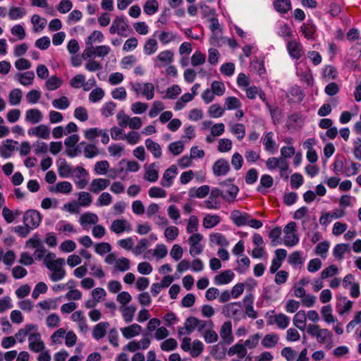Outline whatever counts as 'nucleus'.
Listing matches in <instances>:
<instances>
[{
	"label": "nucleus",
	"instance_id": "nucleus-28",
	"mask_svg": "<svg viewBox=\"0 0 361 361\" xmlns=\"http://www.w3.org/2000/svg\"><path fill=\"white\" fill-rule=\"evenodd\" d=\"M300 31L306 39H314V35L316 32V27L312 23H304L300 27Z\"/></svg>",
	"mask_w": 361,
	"mask_h": 361
},
{
	"label": "nucleus",
	"instance_id": "nucleus-1",
	"mask_svg": "<svg viewBox=\"0 0 361 361\" xmlns=\"http://www.w3.org/2000/svg\"><path fill=\"white\" fill-rule=\"evenodd\" d=\"M42 216L40 213L35 209L26 211L23 215V223L25 226L30 229L36 228L41 222Z\"/></svg>",
	"mask_w": 361,
	"mask_h": 361
},
{
	"label": "nucleus",
	"instance_id": "nucleus-62",
	"mask_svg": "<svg viewBox=\"0 0 361 361\" xmlns=\"http://www.w3.org/2000/svg\"><path fill=\"white\" fill-rule=\"evenodd\" d=\"M184 146L181 141L173 142L169 146V151L173 155H178L183 151Z\"/></svg>",
	"mask_w": 361,
	"mask_h": 361
},
{
	"label": "nucleus",
	"instance_id": "nucleus-4",
	"mask_svg": "<svg viewBox=\"0 0 361 361\" xmlns=\"http://www.w3.org/2000/svg\"><path fill=\"white\" fill-rule=\"evenodd\" d=\"M212 171L216 176H225L230 171L228 161L224 159H219L213 164Z\"/></svg>",
	"mask_w": 361,
	"mask_h": 361
},
{
	"label": "nucleus",
	"instance_id": "nucleus-8",
	"mask_svg": "<svg viewBox=\"0 0 361 361\" xmlns=\"http://www.w3.org/2000/svg\"><path fill=\"white\" fill-rule=\"evenodd\" d=\"M220 336L226 344H230L233 341L232 335V324L231 322H226L223 324L220 330Z\"/></svg>",
	"mask_w": 361,
	"mask_h": 361
},
{
	"label": "nucleus",
	"instance_id": "nucleus-24",
	"mask_svg": "<svg viewBox=\"0 0 361 361\" xmlns=\"http://www.w3.org/2000/svg\"><path fill=\"white\" fill-rule=\"evenodd\" d=\"M58 172L60 177L61 178H67L70 176L71 173L72 172V169L71 166L68 164L66 159H59Z\"/></svg>",
	"mask_w": 361,
	"mask_h": 361
},
{
	"label": "nucleus",
	"instance_id": "nucleus-6",
	"mask_svg": "<svg viewBox=\"0 0 361 361\" xmlns=\"http://www.w3.org/2000/svg\"><path fill=\"white\" fill-rule=\"evenodd\" d=\"M29 348L35 353H39L44 350V344L41 341L40 334L39 333H32L29 336Z\"/></svg>",
	"mask_w": 361,
	"mask_h": 361
},
{
	"label": "nucleus",
	"instance_id": "nucleus-46",
	"mask_svg": "<svg viewBox=\"0 0 361 361\" xmlns=\"http://www.w3.org/2000/svg\"><path fill=\"white\" fill-rule=\"evenodd\" d=\"M321 314L327 323L334 322L335 319L332 315V308L331 305H325L322 308Z\"/></svg>",
	"mask_w": 361,
	"mask_h": 361
},
{
	"label": "nucleus",
	"instance_id": "nucleus-7",
	"mask_svg": "<svg viewBox=\"0 0 361 361\" xmlns=\"http://www.w3.org/2000/svg\"><path fill=\"white\" fill-rule=\"evenodd\" d=\"M177 173V168L175 165L170 166L164 171L161 185L166 188L170 187L173 184V179L176 177Z\"/></svg>",
	"mask_w": 361,
	"mask_h": 361
},
{
	"label": "nucleus",
	"instance_id": "nucleus-55",
	"mask_svg": "<svg viewBox=\"0 0 361 361\" xmlns=\"http://www.w3.org/2000/svg\"><path fill=\"white\" fill-rule=\"evenodd\" d=\"M206 56L200 51H195L191 57V63L193 66H197L205 62Z\"/></svg>",
	"mask_w": 361,
	"mask_h": 361
},
{
	"label": "nucleus",
	"instance_id": "nucleus-18",
	"mask_svg": "<svg viewBox=\"0 0 361 361\" xmlns=\"http://www.w3.org/2000/svg\"><path fill=\"white\" fill-rule=\"evenodd\" d=\"M72 190V185L70 182L62 181L56 184V187L51 186L49 191L52 192H61L63 194H68Z\"/></svg>",
	"mask_w": 361,
	"mask_h": 361
},
{
	"label": "nucleus",
	"instance_id": "nucleus-60",
	"mask_svg": "<svg viewBox=\"0 0 361 361\" xmlns=\"http://www.w3.org/2000/svg\"><path fill=\"white\" fill-rule=\"evenodd\" d=\"M203 349L202 343L199 340H195L190 352L191 356L193 357L199 356L203 351Z\"/></svg>",
	"mask_w": 361,
	"mask_h": 361
},
{
	"label": "nucleus",
	"instance_id": "nucleus-48",
	"mask_svg": "<svg viewBox=\"0 0 361 361\" xmlns=\"http://www.w3.org/2000/svg\"><path fill=\"white\" fill-rule=\"evenodd\" d=\"M104 39V35L102 32L98 30H94L91 35L88 37L86 41V45H91L96 41L102 42Z\"/></svg>",
	"mask_w": 361,
	"mask_h": 361
},
{
	"label": "nucleus",
	"instance_id": "nucleus-50",
	"mask_svg": "<svg viewBox=\"0 0 361 361\" xmlns=\"http://www.w3.org/2000/svg\"><path fill=\"white\" fill-rule=\"evenodd\" d=\"M104 96V90L100 88L97 87L94 89L89 95V99L92 102H97L99 100H101Z\"/></svg>",
	"mask_w": 361,
	"mask_h": 361
},
{
	"label": "nucleus",
	"instance_id": "nucleus-42",
	"mask_svg": "<svg viewBox=\"0 0 361 361\" xmlns=\"http://www.w3.org/2000/svg\"><path fill=\"white\" fill-rule=\"evenodd\" d=\"M348 245L345 243L337 244L334 248V255L338 259L343 258L344 253L348 250Z\"/></svg>",
	"mask_w": 361,
	"mask_h": 361
},
{
	"label": "nucleus",
	"instance_id": "nucleus-31",
	"mask_svg": "<svg viewBox=\"0 0 361 361\" xmlns=\"http://www.w3.org/2000/svg\"><path fill=\"white\" fill-rule=\"evenodd\" d=\"M209 20L211 23L209 29L212 32V36L211 37L210 42L211 44H214L218 42V36L217 34L215 33V31L220 29V25L219 20L216 18H211Z\"/></svg>",
	"mask_w": 361,
	"mask_h": 361
},
{
	"label": "nucleus",
	"instance_id": "nucleus-45",
	"mask_svg": "<svg viewBox=\"0 0 361 361\" xmlns=\"http://www.w3.org/2000/svg\"><path fill=\"white\" fill-rule=\"evenodd\" d=\"M20 76V82L23 85H31L33 82L35 74L33 71H27L22 74H18Z\"/></svg>",
	"mask_w": 361,
	"mask_h": 361
},
{
	"label": "nucleus",
	"instance_id": "nucleus-40",
	"mask_svg": "<svg viewBox=\"0 0 361 361\" xmlns=\"http://www.w3.org/2000/svg\"><path fill=\"white\" fill-rule=\"evenodd\" d=\"M9 103L11 105L18 104L22 99V91L20 89H14L9 94Z\"/></svg>",
	"mask_w": 361,
	"mask_h": 361
},
{
	"label": "nucleus",
	"instance_id": "nucleus-10",
	"mask_svg": "<svg viewBox=\"0 0 361 361\" xmlns=\"http://www.w3.org/2000/svg\"><path fill=\"white\" fill-rule=\"evenodd\" d=\"M110 184V181L105 178H96L94 179L90 186V190L93 193H98L99 192L106 189Z\"/></svg>",
	"mask_w": 361,
	"mask_h": 361
},
{
	"label": "nucleus",
	"instance_id": "nucleus-39",
	"mask_svg": "<svg viewBox=\"0 0 361 361\" xmlns=\"http://www.w3.org/2000/svg\"><path fill=\"white\" fill-rule=\"evenodd\" d=\"M61 84L62 80L56 76H51L47 80L46 87L47 90L53 91L58 89Z\"/></svg>",
	"mask_w": 361,
	"mask_h": 361
},
{
	"label": "nucleus",
	"instance_id": "nucleus-15",
	"mask_svg": "<svg viewBox=\"0 0 361 361\" xmlns=\"http://www.w3.org/2000/svg\"><path fill=\"white\" fill-rule=\"evenodd\" d=\"M234 276V274L230 270H226L214 277V282L217 285L227 284L230 283Z\"/></svg>",
	"mask_w": 361,
	"mask_h": 361
},
{
	"label": "nucleus",
	"instance_id": "nucleus-33",
	"mask_svg": "<svg viewBox=\"0 0 361 361\" xmlns=\"http://www.w3.org/2000/svg\"><path fill=\"white\" fill-rule=\"evenodd\" d=\"M158 8L159 4L156 0H148L143 6L144 12L149 16L154 14Z\"/></svg>",
	"mask_w": 361,
	"mask_h": 361
},
{
	"label": "nucleus",
	"instance_id": "nucleus-3",
	"mask_svg": "<svg viewBox=\"0 0 361 361\" xmlns=\"http://www.w3.org/2000/svg\"><path fill=\"white\" fill-rule=\"evenodd\" d=\"M287 50L290 56L296 60L300 59L304 53L302 44L297 40L288 41Z\"/></svg>",
	"mask_w": 361,
	"mask_h": 361
},
{
	"label": "nucleus",
	"instance_id": "nucleus-57",
	"mask_svg": "<svg viewBox=\"0 0 361 361\" xmlns=\"http://www.w3.org/2000/svg\"><path fill=\"white\" fill-rule=\"evenodd\" d=\"M74 116L79 121L84 122L88 119V114L83 106H78L74 111Z\"/></svg>",
	"mask_w": 361,
	"mask_h": 361
},
{
	"label": "nucleus",
	"instance_id": "nucleus-2",
	"mask_svg": "<svg viewBox=\"0 0 361 361\" xmlns=\"http://www.w3.org/2000/svg\"><path fill=\"white\" fill-rule=\"evenodd\" d=\"M242 305L240 302H235L224 305L222 313L226 317H233L235 319H239L242 314Z\"/></svg>",
	"mask_w": 361,
	"mask_h": 361
},
{
	"label": "nucleus",
	"instance_id": "nucleus-44",
	"mask_svg": "<svg viewBox=\"0 0 361 361\" xmlns=\"http://www.w3.org/2000/svg\"><path fill=\"white\" fill-rule=\"evenodd\" d=\"M273 178L270 175L264 174L261 177L260 185L257 187V191L262 192V188H269L273 185Z\"/></svg>",
	"mask_w": 361,
	"mask_h": 361
},
{
	"label": "nucleus",
	"instance_id": "nucleus-59",
	"mask_svg": "<svg viewBox=\"0 0 361 361\" xmlns=\"http://www.w3.org/2000/svg\"><path fill=\"white\" fill-rule=\"evenodd\" d=\"M37 137L47 140L49 138L50 130L47 126L39 125L36 127Z\"/></svg>",
	"mask_w": 361,
	"mask_h": 361
},
{
	"label": "nucleus",
	"instance_id": "nucleus-37",
	"mask_svg": "<svg viewBox=\"0 0 361 361\" xmlns=\"http://www.w3.org/2000/svg\"><path fill=\"white\" fill-rule=\"evenodd\" d=\"M274 133L272 132L267 133L263 140V145L267 151H272L276 147V142L273 140Z\"/></svg>",
	"mask_w": 361,
	"mask_h": 361
},
{
	"label": "nucleus",
	"instance_id": "nucleus-14",
	"mask_svg": "<svg viewBox=\"0 0 361 361\" xmlns=\"http://www.w3.org/2000/svg\"><path fill=\"white\" fill-rule=\"evenodd\" d=\"M109 326V324L107 322H102L98 323L93 329L92 336L96 340L102 338L105 336L106 329Z\"/></svg>",
	"mask_w": 361,
	"mask_h": 361
},
{
	"label": "nucleus",
	"instance_id": "nucleus-25",
	"mask_svg": "<svg viewBox=\"0 0 361 361\" xmlns=\"http://www.w3.org/2000/svg\"><path fill=\"white\" fill-rule=\"evenodd\" d=\"M228 354L229 356L237 354L239 358H243L247 354V350L245 345L237 343L229 348Z\"/></svg>",
	"mask_w": 361,
	"mask_h": 361
},
{
	"label": "nucleus",
	"instance_id": "nucleus-36",
	"mask_svg": "<svg viewBox=\"0 0 361 361\" xmlns=\"http://www.w3.org/2000/svg\"><path fill=\"white\" fill-rule=\"evenodd\" d=\"M157 60L164 64L171 63L173 59V54L170 50H165L159 54Z\"/></svg>",
	"mask_w": 361,
	"mask_h": 361
},
{
	"label": "nucleus",
	"instance_id": "nucleus-29",
	"mask_svg": "<svg viewBox=\"0 0 361 361\" xmlns=\"http://www.w3.org/2000/svg\"><path fill=\"white\" fill-rule=\"evenodd\" d=\"M35 329L36 326L34 324H26L25 328L18 330L15 336L20 343H22L24 341L27 334Z\"/></svg>",
	"mask_w": 361,
	"mask_h": 361
},
{
	"label": "nucleus",
	"instance_id": "nucleus-49",
	"mask_svg": "<svg viewBox=\"0 0 361 361\" xmlns=\"http://www.w3.org/2000/svg\"><path fill=\"white\" fill-rule=\"evenodd\" d=\"M126 224H127L126 220H115L111 224V230L116 233H121L126 230Z\"/></svg>",
	"mask_w": 361,
	"mask_h": 361
},
{
	"label": "nucleus",
	"instance_id": "nucleus-20",
	"mask_svg": "<svg viewBox=\"0 0 361 361\" xmlns=\"http://www.w3.org/2000/svg\"><path fill=\"white\" fill-rule=\"evenodd\" d=\"M209 186L207 185H202L197 189L192 188L189 191V196L190 197L204 198L209 194Z\"/></svg>",
	"mask_w": 361,
	"mask_h": 361
},
{
	"label": "nucleus",
	"instance_id": "nucleus-38",
	"mask_svg": "<svg viewBox=\"0 0 361 361\" xmlns=\"http://www.w3.org/2000/svg\"><path fill=\"white\" fill-rule=\"evenodd\" d=\"M241 106L240 101L235 97H228L225 101V109L228 110L236 109Z\"/></svg>",
	"mask_w": 361,
	"mask_h": 361
},
{
	"label": "nucleus",
	"instance_id": "nucleus-21",
	"mask_svg": "<svg viewBox=\"0 0 361 361\" xmlns=\"http://www.w3.org/2000/svg\"><path fill=\"white\" fill-rule=\"evenodd\" d=\"M279 339V336L276 334H267L262 340V345L264 348H271L278 343Z\"/></svg>",
	"mask_w": 361,
	"mask_h": 361
},
{
	"label": "nucleus",
	"instance_id": "nucleus-32",
	"mask_svg": "<svg viewBox=\"0 0 361 361\" xmlns=\"http://www.w3.org/2000/svg\"><path fill=\"white\" fill-rule=\"evenodd\" d=\"M155 164H151L147 169L145 178L149 182H156L159 178L158 171L154 169Z\"/></svg>",
	"mask_w": 361,
	"mask_h": 361
},
{
	"label": "nucleus",
	"instance_id": "nucleus-19",
	"mask_svg": "<svg viewBox=\"0 0 361 361\" xmlns=\"http://www.w3.org/2000/svg\"><path fill=\"white\" fill-rule=\"evenodd\" d=\"M274 7L279 13L282 14L286 13L291 9L290 0H274Z\"/></svg>",
	"mask_w": 361,
	"mask_h": 361
},
{
	"label": "nucleus",
	"instance_id": "nucleus-64",
	"mask_svg": "<svg viewBox=\"0 0 361 361\" xmlns=\"http://www.w3.org/2000/svg\"><path fill=\"white\" fill-rule=\"evenodd\" d=\"M232 142L227 138L221 139L219 141L218 150L221 152H226L231 150Z\"/></svg>",
	"mask_w": 361,
	"mask_h": 361
},
{
	"label": "nucleus",
	"instance_id": "nucleus-5",
	"mask_svg": "<svg viewBox=\"0 0 361 361\" xmlns=\"http://www.w3.org/2000/svg\"><path fill=\"white\" fill-rule=\"evenodd\" d=\"M233 179L228 178L220 183L221 185H226L228 187V190L224 193L223 199L226 200L227 201H233L237 196V194L239 191L238 188L231 184V182Z\"/></svg>",
	"mask_w": 361,
	"mask_h": 361
},
{
	"label": "nucleus",
	"instance_id": "nucleus-9",
	"mask_svg": "<svg viewBox=\"0 0 361 361\" xmlns=\"http://www.w3.org/2000/svg\"><path fill=\"white\" fill-rule=\"evenodd\" d=\"M267 323L268 324H273L276 323L279 328L284 329L289 324V318L286 314L280 313L270 317Z\"/></svg>",
	"mask_w": 361,
	"mask_h": 361
},
{
	"label": "nucleus",
	"instance_id": "nucleus-43",
	"mask_svg": "<svg viewBox=\"0 0 361 361\" xmlns=\"http://www.w3.org/2000/svg\"><path fill=\"white\" fill-rule=\"evenodd\" d=\"M98 221V216L95 214L85 213L80 218V222L82 225L85 224H95Z\"/></svg>",
	"mask_w": 361,
	"mask_h": 361
},
{
	"label": "nucleus",
	"instance_id": "nucleus-23",
	"mask_svg": "<svg viewBox=\"0 0 361 361\" xmlns=\"http://www.w3.org/2000/svg\"><path fill=\"white\" fill-rule=\"evenodd\" d=\"M6 144L0 146V154L3 158H8L11 156V152H5V149H8L9 152H12L15 149V147L13 145L17 144V141H14L13 140L7 139L5 141Z\"/></svg>",
	"mask_w": 361,
	"mask_h": 361
},
{
	"label": "nucleus",
	"instance_id": "nucleus-56",
	"mask_svg": "<svg viewBox=\"0 0 361 361\" xmlns=\"http://www.w3.org/2000/svg\"><path fill=\"white\" fill-rule=\"evenodd\" d=\"M181 89L177 85H173L169 87L166 90V94L164 96V99H176L180 94Z\"/></svg>",
	"mask_w": 361,
	"mask_h": 361
},
{
	"label": "nucleus",
	"instance_id": "nucleus-53",
	"mask_svg": "<svg viewBox=\"0 0 361 361\" xmlns=\"http://www.w3.org/2000/svg\"><path fill=\"white\" fill-rule=\"evenodd\" d=\"M212 92L214 94L221 96L225 92V86L222 82L214 81L211 85Z\"/></svg>",
	"mask_w": 361,
	"mask_h": 361
},
{
	"label": "nucleus",
	"instance_id": "nucleus-47",
	"mask_svg": "<svg viewBox=\"0 0 361 361\" xmlns=\"http://www.w3.org/2000/svg\"><path fill=\"white\" fill-rule=\"evenodd\" d=\"M178 346V343L174 338H168L161 344V349L164 351H171L175 350Z\"/></svg>",
	"mask_w": 361,
	"mask_h": 361
},
{
	"label": "nucleus",
	"instance_id": "nucleus-41",
	"mask_svg": "<svg viewBox=\"0 0 361 361\" xmlns=\"http://www.w3.org/2000/svg\"><path fill=\"white\" fill-rule=\"evenodd\" d=\"M121 311L125 322L129 323L133 319L136 308L134 306H128L123 308Z\"/></svg>",
	"mask_w": 361,
	"mask_h": 361
},
{
	"label": "nucleus",
	"instance_id": "nucleus-34",
	"mask_svg": "<svg viewBox=\"0 0 361 361\" xmlns=\"http://www.w3.org/2000/svg\"><path fill=\"white\" fill-rule=\"evenodd\" d=\"M332 336V333L327 329H320L319 326V329L317 334V341L320 343H324L326 342L327 339H331Z\"/></svg>",
	"mask_w": 361,
	"mask_h": 361
},
{
	"label": "nucleus",
	"instance_id": "nucleus-58",
	"mask_svg": "<svg viewBox=\"0 0 361 361\" xmlns=\"http://www.w3.org/2000/svg\"><path fill=\"white\" fill-rule=\"evenodd\" d=\"M116 269L121 271H126L130 269V260L126 257H121L116 260Z\"/></svg>",
	"mask_w": 361,
	"mask_h": 361
},
{
	"label": "nucleus",
	"instance_id": "nucleus-26",
	"mask_svg": "<svg viewBox=\"0 0 361 361\" xmlns=\"http://www.w3.org/2000/svg\"><path fill=\"white\" fill-rule=\"evenodd\" d=\"M209 240L212 243L222 247H227L229 243L226 236L221 233H213L210 234Z\"/></svg>",
	"mask_w": 361,
	"mask_h": 361
},
{
	"label": "nucleus",
	"instance_id": "nucleus-51",
	"mask_svg": "<svg viewBox=\"0 0 361 361\" xmlns=\"http://www.w3.org/2000/svg\"><path fill=\"white\" fill-rule=\"evenodd\" d=\"M142 94L145 96L147 99L150 100L154 97V86L151 82L145 83L143 85V90Z\"/></svg>",
	"mask_w": 361,
	"mask_h": 361
},
{
	"label": "nucleus",
	"instance_id": "nucleus-61",
	"mask_svg": "<svg viewBox=\"0 0 361 361\" xmlns=\"http://www.w3.org/2000/svg\"><path fill=\"white\" fill-rule=\"evenodd\" d=\"M85 82V76L82 74H78L74 76L70 81V85L73 88L78 89L82 85H84Z\"/></svg>",
	"mask_w": 361,
	"mask_h": 361
},
{
	"label": "nucleus",
	"instance_id": "nucleus-54",
	"mask_svg": "<svg viewBox=\"0 0 361 361\" xmlns=\"http://www.w3.org/2000/svg\"><path fill=\"white\" fill-rule=\"evenodd\" d=\"M52 105L57 109H67L69 105L70 102L68 101V99L63 96L59 99H56L52 102Z\"/></svg>",
	"mask_w": 361,
	"mask_h": 361
},
{
	"label": "nucleus",
	"instance_id": "nucleus-35",
	"mask_svg": "<svg viewBox=\"0 0 361 361\" xmlns=\"http://www.w3.org/2000/svg\"><path fill=\"white\" fill-rule=\"evenodd\" d=\"M25 13L26 11L24 8L13 6L10 8L8 16L11 20H16L23 18Z\"/></svg>",
	"mask_w": 361,
	"mask_h": 361
},
{
	"label": "nucleus",
	"instance_id": "nucleus-27",
	"mask_svg": "<svg viewBox=\"0 0 361 361\" xmlns=\"http://www.w3.org/2000/svg\"><path fill=\"white\" fill-rule=\"evenodd\" d=\"M221 218L218 215L207 214L203 220V226L206 228H211L219 224Z\"/></svg>",
	"mask_w": 361,
	"mask_h": 361
},
{
	"label": "nucleus",
	"instance_id": "nucleus-12",
	"mask_svg": "<svg viewBox=\"0 0 361 361\" xmlns=\"http://www.w3.org/2000/svg\"><path fill=\"white\" fill-rule=\"evenodd\" d=\"M116 21L118 27V35L119 36L126 37L128 35L126 32L127 30H130V32H133V30L129 28L128 23L124 16H122L116 17Z\"/></svg>",
	"mask_w": 361,
	"mask_h": 361
},
{
	"label": "nucleus",
	"instance_id": "nucleus-13",
	"mask_svg": "<svg viewBox=\"0 0 361 361\" xmlns=\"http://www.w3.org/2000/svg\"><path fill=\"white\" fill-rule=\"evenodd\" d=\"M121 331L126 338H131L140 334L142 327L137 324H133L129 326L121 328Z\"/></svg>",
	"mask_w": 361,
	"mask_h": 361
},
{
	"label": "nucleus",
	"instance_id": "nucleus-16",
	"mask_svg": "<svg viewBox=\"0 0 361 361\" xmlns=\"http://www.w3.org/2000/svg\"><path fill=\"white\" fill-rule=\"evenodd\" d=\"M307 316L304 310L298 311L294 316V325L301 331H304L306 325Z\"/></svg>",
	"mask_w": 361,
	"mask_h": 361
},
{
	"label": "nucleus",
	"instance_id": "nucleus-52",
	"mask_svg": "<svg viewBox=\"0 0 361 361\" xmlns=\"http://www.w3.org/2000/svg\"><path fill=\"white\" fill-rule=\"evenodd\" d=\"M224 109L219 104H214L209 106L208 113L212 118H219L223 115Z\"/></svg>",
	"mask_w": 361,
	"mask_h": 361
},
{
	"label": "nucleus",
	"instance_id": "nucleus-30",
	"mask_svg": "<svg viewBox=\"0 0 361 361\" xmlns=\"http://www.w3.org/2000/svg\"><path fill=\"white\" fill-rule=\"evenodd\" d=\"M158 49V44L155 39H148L144 45V52L146 55H152Z\"/></svg>",
	"mask_w": 361,
	"mask_h": 361
},
{
	"label": "nucleus",
	"instance_id": "nucleus-63",
	"mask_svg": "<svg viewBox=\"0 0 361 361\" xmlns=\"http://www.w3.org/2000/svg\"><path fill=\"white\" fill-rule=\"evenodd\" d=\"M95 252L101 255L109 252L111 250V246L109 243H97L94 246Z\"/></svg>",
	"mask_w": 361,
	"mask_h": 361
},
{
	"label": "nucleus",
	"instance_id": "nucleus-11",
	"mask_svg": "<svg viewBox=\"0 0 361 361\" xmlns=\"http://www.w3.org/2000/svg\"><path fill=\"white\" fill-rule=\"evenodd\" d=\"M250 216L247 214H243L238 210H233L231 213V218L237 226H242L247 224V221Z\"/></svg>",
	"mask_w": 361,
	"mask_h": 361
},
{
	"label": "nucleus",
	"instance_id": "nucleus-17",
	"mask_svg": "<svg viewBox=\"0 0 361 361\" xmlns=\"http://www.w3.org/2000/svg\"><path fill=\"white\" fill-rule=\"evenodd\" d=\"M42 114L39 109H31L26 111L25 120L32 124H35L41 121Z\"/></svg>",
	"mask_w": 361,
	"mask_h": 361
},
{
	"label": "nucleus",
	"instance_id": "nucleus-22",
	"mask_svg": "<svg viewBox=\"0 0 361 361\" xmlns=\"http://www.w3.org/2000/svg\"><path fill=\"white\" fill-rule=\"evenodd\" d=\"M145 145L155 158H159L161 156V147L158 143L148 138L145 140Z\"/></svg>",
	"mask_w": 361,
	"mask_h": 361
}]
</instances>
